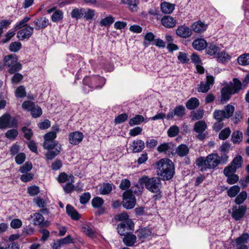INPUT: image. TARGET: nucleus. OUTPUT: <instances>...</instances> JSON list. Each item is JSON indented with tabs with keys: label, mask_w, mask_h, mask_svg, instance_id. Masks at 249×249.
<instances>
[{
	"label": "nucleus",
	"mask_w": 249,
	"mask_h": 249,
	"mask_svg": "<svg viewBox=\"0 0 249 249\" xmlns=\"http://www.w3.org/2000/svg\"><path fill=\"white\" fill-rule=\"evenodd\" d=\"M229 156L226 153H211L206 157H200L196 160V163L201 172L207 169H213L219 165H225L229 161Z\"/></svg>",
	"instance_id": "1"
},
{
	"label": "nucleus",
	"mask_w": 249,
	"mask_h": 249,
	"mask_svg": "<svg viewBox=\"0 0 249 249\" xmlns=\"http://www.w3.org/2000/svg\"><path fill=\"white\" fill-rule=\"evenodd\" d=\"M243 89L242 82L237 78H233L232 81L221 89V102H227L230 99L232 95L238 93Z\"/></svg>",
	"instance_id": "2"
},
{
	"label": "nucleus",
	"mask_w": 249,
	"mask_h": 249,
	"mask_svg": "<svg viewBox=\"0 0 249 249\" xmlns=\"http://www.w3.org/2000/svg\"><path fill=\"white\" fill-rule=\"evenodd\" d=\"M158 174L163 180L171 179L175 173L173 162L169 159H162L157 163Z\"/></svg>",
	"instance_id": "3"
},
{
	"label": "nucleus",
	"mask_w": 249,
	"mask_h": 249,
	"mask_svg": "<svg viewBox=\"0 0 249 249\" xmlns=\"http://www.w3.org/2000/svg\"><path fill=\"white\" fill-rule=\"evenodd\" d=\"M139 183L144 186L147 190L152 193L159 194L160 193L162 184L160 178H149L148 176H143L139 178Z\"/></svg>",
	"instance_id": "4"
},
{
	"label": "nucleus",
	"mask_w": 249,
	"mask_h": 249,
	"mask_svg": "<svg viewBox=\"0 0 249 249\" xmlns=\"http://www.w3.org/2000/svg\"><path fill=\"white\" fill-rule=\"evenodd\" d=\"M106 79L99 75H94L91 77H86L83 80L84 92L87 93L90 90L101 89L106 83Z\"/></svg>",
	"instance_id": "5"
},
{
	"label": "nucleus",
	"mask_w": 249,
	"mask_h": 249,
	"mask_svg": "<svg viewBox=\"0 0 249 249\" xmlns=\"http://www.w3.org/2000/svg\"><path fill=\"white\" fill-rule=\"evenodd\" d=\"M3 61L4 66L9 68L8 71L10 74H14L21 70V64L18 62V57L16 54L6 55Z\"/></svg>",
	"instance_id": "6"
},
{
	"label": "nucleus",
	"mask_w": 249,
	"mask_h": 249,
	"mask_svg": "<svg viewBox=\"0 0 249 249\" xmlns=\"http://www.w3.org/2000/svg\"><path fill=\"white\" fill-rule=\"evenodd\" d=\"M134 227V223L131 219L122 222L117 226L118 232L120 235L124 236L133 231Z\"/></svg>",
	"instance_id": "7"
},
{
	"label": "nucleus",
	"mask_w": 249,
	"mask_h": 249,
	"mask_svg": "<svg viewBox=\"0 0 249 249\" xmlns=\"http://www.w3.org/2000/svg\"><path fill=\"white\" fill-rule=\"evenodd\" d=\"M247 209V206L245 205L233 206L231 212V217L236 221L241 220L244 217Z\"/></svg>",
	"instance_id": "8"
},
{
	"label": "nucleus",
	"mask_w": 249,
	"mask_h": 249,
	"mask_svg": "<svg viewBox=\"0 0 249 249\" xmlns=\"http://www.w3.org/2000/svg\"><path fill=\"white\" fill-rule=\"evenodd\" d=\"M10 114L5 113L0 117V129H4L7 127H13L17 125V121L15 118L11 120Z\"/></svg>",
	"instance_id": "9"
},
{
	"label": "nucleus",
	"mask_w": 249,
	"mask_h": 249,
	"mask_svg": "<svg viewBox=\"0 0 249 249\" xmlns=\"http://www.w3.org/2000/svg\"><path fill=\"white\" fill-rule=\"evenodd\" d=\"M207 124L204 121H199L195 124L194 130L198 133L196 138L203 141L206 137V134L204 133L207 128Z\"/></svg>",
	"instance_id": "10"
},
{
	"label": "nucleus",
	"mask_w": 249,
	"mask_h": 249,
	"mask_svg": "<svg viewBox=\"0 0 249 249\" xmlns=\"http://www.w3.org/2000/svg\"><path fill=\"white\" fill-rule=\"evenodd\" d=\"M123 196L124 207L128 209H132L136 203V198L134 195L131 194L130 191H125Z\"/></svg>",
	"instance_id": "11"
},
{
	"label": "nucleus",
	"mask_w": 249,
	"mask_h": 249,
	"mask_svg": "<svg viewBox=\"0 0 249 249\" xmlns=\"http://www.w3.org/2000/svg\"><path fill=\"white\" fill-rule=\"evenodd\" d=\"M185 114V108L182 105L176 106L172 111H169L167 115L166 118L168 120L173 119L174 116L179 119L182 118Z\"/></svg>",
	"instance_id": "12"
},
{
	"label": "nucleus",
	"mask_w": 249,
	"mask_h": 249,
	"mask_svg": "<svg viewBox=\"0 0 249 249\" xmlns=\"http://www.w3.org/2000/svg\"><path fill=\"white\" fill-rule=\"evenodd\" d=\"M214 83V78L212 75H207L206 81H202L198 85L197 91L199 92L206 93L210 89V87Z\"/></svg>",
	"instance_id": "13"
},
{
	"label": "nucleus",
	"mask_w": 249,
	"mask_h": 249,
	"mask_svg": "<svg viewBox=\"0 0 249 249\" xmlns=\"http://www.w3.org/2000/svg\"><path fill=\"white\" fill-rule=\"evenodd\" d=\"M34 27L28 25L25 28L20 29L17 32V37L20 40H23L25 39H29L33 35Z\"/></svg>",
	"instance_id": "14"
},
{
	"label": "nucleus",
	"mask_w": 249,
	"mask_h": 249,
	"mask_svg": "<svg viewBox=\"0 0 249 249\" xmlns=\"http://www.w3.org/2000/svg\"><path fill=\"white\" fill-rule=\"evenodd\" d=\"M49 24V19L45 17H40L36 18L34 22V29L36 30H39L45 29Z\"/></svg>",
	"instance_id": "15"
},
{
	"label": "nucleus",
	"mask_w": 249,
	"mask_h": 249,
	"mask_svg": "<svg viewBox=\"0 0 249 249\" xmlns=\"http://www.w3.org/2000/svg\"><path fill=\"white\" fill-rule=\"evenodd\" d=\"M176 34L182 38H187L192 35V30L185 25L179 26L176 30Z\"/></svg>",
	"instance_id": "16"
},
{
	"label": "nucleus",
	"mask_w": 249,
	"mask_h": 249,
	"mask_svg": "<svg viewBox=\"0 0 249 249\" xmlns=\"http://www.w3.org/2000/svg\"><path fill=\"white\" fill-rule=\"evenodd\" d=\"M137 236L142 242L145 240L149 239L152 235L151 230L148 228H143L139 229L136 232Z\"/></svg>",
	"instance_id": "17"
},
{
	"label": "nucleus",
	"mask_w": 249,
	"mask_h": 249,
	"mask_svg": "<svg viewBox=\"0 0 249 249\" xmlns=\"http://www.w3.org/2000/svg\"><path fill=\"white\" fill-rule=\"evenodd\" d=\"M83 137L84 136L82 132L75 131L71 133L69 136L70 143L72 145H77L82 142Z\"/></svg>",
	"instance_id": "18"
},
{
	"label": "nucleus",
	"mask_w": 249,
	"mask_h": 249,
	"mask_svg": "<svg viewBox=\"0 0 249 249\" xmlns=\"http://www.w3.org/2000/svg\"><path fill=\"white\" fill-rule=\"evenodd\" d=\"M174 146V144L172 142H165L157 147V151L159 153H164L167 154L172 153L173 154Z\"/></svg>",
	"instance_id": "19"
},
{
	"label": "nucleus",
	"mask_w": 249,
	"mask_h": 249,
	"mask_svg": "<svg viewBox=\"0 0 249 249\" xmlns=\"http://www.w3.org/2000/svg\"><path fill=\"white\" fill-rule=\"evenodd\" d=\"M247 238L246 234L237 237L235 240V249H249L248 246L246 245Z\"/></svg>",
	"instance_id": "20"
},
{
	"label": "nucleus",
	"mask_w": 249,
	"mask_h": 249,
	"mask_svg": "<svg viewBox=\"0 0 249 249\" xmlns=\"http://www.w3.org/2000/svg\"><path fill=\"white\" fill-rule=\"evenodd\" d=\"M162 25L166 28H172L177 23V21L173 17L169 16H164L161 19Z\"/></svg>",
	"instance_id": "21"
},
{
	"label": "nucleus",
	"mask_w": 249,
	"mask_h": 249,
	"mask_svg": "<svg viewBox=\"0 0 249 249\" xmlns=\"http://www.w3.org/2000/svg\"><path fill=\"white\" fill-rule=\"evenodd\" d=\"M122 3L127 5V7L132 12H136L139 7V0H121Z\"/></svg>",
	"instance_id": "22"
},
{
	"label": "nucleus",
	"mask_w": 249,
	"mask_h": 249,
	"mask_svg": "<svg viewBox=\"0 0 249 249\" xmlns=\"http://www.w3.org/2000/svg\"><path fill=\"white\" fill-rule=\"evenodd\" d=\"M208 45L206 41L203 38H197L195 39L192 43L193 47L198 51H201L205 49Z\"/></svg>",
	"instance_id": "23"
},
{
	"label": "nucleus",
	"mask_w": 249,
	"mask_h": 249,
	"mask_svg": "<svg viewBox=\"0 0 249 249\" xmlns=\"http://www.w3.org/2000/svg\"><path fill=\"white\" fill-rule=\"evenodd\" d=\"M123 241L127 247H132L136 243L137 237L131 232L124 236Z\"/></svg>",
	"instance_id": "24"
},
{
	"label": "nucleus",
	"mask_w": 249,
	"mask_h": 249,
	"mask_svg": "<svg viewBox=\"0 0 249 249\" xmlns=\"http://www.w3.org/2000/svg\"><path fill=\"white\" fill-rule=\"evenodd\" d=\"M189 152V148L188 146L185 144L179 145L176 149L175 154L180 157L186 156Z\"/></svg>",
	"instance_id": "25"
},
{
	"label": "nucleus",
	"mask_w": 249,
	"mask_h": 249,
	"mask_svg": "<svg viewBox=\"0 0 249 249\" xmlns=\"http://www.w3.org/2000/svg\"><path fill=\"white\" fill-rule=\"evenodd\" d=\"M206 51L207 53L211 56L216 55L220 52V48L217 45L211 43L207 45Z\"/></svg>",
	"instance_id": "26"
},
{
	"label": "nucleus",
	"mask_w": 249,
	"mask_h": 249,
	"mask_svg": "<svg viewBox=\"0 0 249 249\" xmlns=\"http://www.w3.org/2000/svg\"><path fill=\"white\" fill-rule=\"evenodd\" d=\"M66 212L67 213L71 216V218L73 220H78L80 218V214L70 204L66 206Z\"/></svg>",
	"instance_id": "27"
},
{
	"label": "nucleus",
	"mask_w": 249,
	"mask_h": 249,
	"mask_svg": "<svg viewBox=\"0 0 249 249\" xmlns=\"http://www.w3.org/2000/svg\"><path fill=\"white\" fill-rule=\"evenodd\" d=\"M133 152L134 153L140 152L144 148V143L141 140L134 141L131 145Z\"/></svg>",
	"instance_id": "28"
},
{
	"label": "nucleus",
	"mask_w": 249,
	"mask_h": 249,
	"mask_svg": "<svg viewBox=\"0 0 249 249\" xmlns=\"http://www.w3.org/2000/svg\"><path fill=\"white\" fill-rule=\"evenodd\" d=\"M160 9L163 13L169 14L174 11L175 5L168 2H163L160 4Z\"/></svg>",
	"instance_id": "29"
},
{
	"label": "nucleus",
	"mask_w": 249,
	"mask_h": 249,
	"mask_svg": "<svg viewBox=\"0 0 249 249\" xmlns=\"http://www.w3.org/2000/svg\"><path fill=\"white\" fill-rule=\"evenodd\" d=\"M198 99L195 97L190 98L186 103V107L189 110L196 109L199 105Z\"/></svg>",
	"instance_id": "30"
},
{
	"label": "nucleus",
	"mask_w": 249,
	"mask_h": 249,
	"mask_svg": "<svg viewBox=\"0 0 249 249\" xmlns=\"http://www.w3.org/2000/svg\"><path fill=\"white\" fill-rule=\"evenodd\" d=\"M192 28L194 32L200 33L206 30L207 25L201 21H197L193 23Z\"/></svg>",
	"instance_id": "31"
},
{
	"label": "nucleus",
	"mask_w": 249,
	"mask_h": 249,
	"mask_svg": "<svg viewBox=\"0 0 249 249\" xmlns=\"http://www.w3.org/2000/svg\"><path fill=\"white\" fill-rule=\"evenodd\" d=\"M61 145H59L58 148H55L54 150L48 151L45 154L46 157L48 160H52L55 156L59 154L61 150Z\"/></svg>",
	"instance_id": "32"
},
{
	"label": "nucleus",
	"mask_w": 249,
	"mask_h": 249,
	"mask_svg": "<svg viewBox=\"0 0 249 249\" xmlns=\"http://www.w3.org/2000/svg\"><path fill=\"white\" fill-rule=\"evenodd\" d=\"M59 145H60L56 141H44L43 142V147L45 149L52 150L55 148H58Z\"/></svg>",
	"instance_id": "33"
},
{
	"label": "nucleus",
	"mask_w": 249,
	"mask_h": 249,
	"mask_svg": "<svg viewBox=\"0 0 249 249\" xmlns=\"http://www.w3.org/2000/svg\"><path fill=\"white\" fill-rule=\"evenodd\" d=\"M33 218L34 224L35 225H42L44 224V217L39 213H36L32 216Z\"/></svg>",
	"instance_id": "34"
},
{
	"label": "nucleus",
	"mask_w": 249,
	"mask_h": 249,
	"mask_svg": "<svg viewBox=\"0 0 249 249\" xmlns=\"http://www.w3.org/2000/svg\"><path fill=\"white\" fill-rule=\"evenodd\" d=\"M84 12V8H75L73 9L71 13V17L72 18L76 19H80L83 18V12Z\"/></svg>",
	"instance_id": "35"
},
{
	"label": "nucleus",
	"mask_w": 249,
	"mask_h": 249,
	"mask_svg": "<svg viewBox=\"0 0 249 249\" xmlns=\"http://www.w3.org/2000/svg\"><path fill=\"white\" fill-rule=\"evenodd\" d=\"M112 189L111 184L109 183H104L99 188V192L101 195H108L111 192Z\"/></svg>",
	"instance_id": "36"
},
{
	"label": "nucleus",
	"mask_w": 249,
	"mask_h": 249,
	"mask_svg": "<svg viewBox=\"0 0 249 249\" xmlns=\"http://www.w3.org/2000/svg\"><path fill=\"white\" fill-rule=\"evenodd\" d=\"M243 162V160L242 156L238 155L233 159L231 164L237 170L242 167Z\"/></svg>",
	"instance_id": "37"
},
{
	"label": "nucleus",
	"mask_w": 249,
	"mask_h": 249,
	"mask_svg": "<svg viewBox=\"0 0 249 249\" xmlns=\"http://www.w3.org/2000/svg\"><path fill=\"white\" fill-rule=\"evenodd\" d=\"M144 120V117L142 115H137L130 119L129 124L130 126L138 125L143 122Z\"/></svg>",
	"instance_id": "38"
},
{
	"label": "nucleus",
	"mask_w": 249,
	"mask_h": 249,
	"mask_svg": "<svg viewBox=\"0 0 249 249\" xmlns=\"http://www.w3.org/2000/svg\"><path fill=\"white\" fill-rule=\"evenodd\" d=\"M63 18V13L60 10H55L52 15L51 19L53 22H57Z\"/></svg>",
	"instance_id": "39"
},
{
	"label": "nucleus",
	"mask_w": 249,
	"mask_h": 249,
	"mask_svg": "<svg viewBox=\"0 0 249 249\" xmlns=\"http://www.w3.org/2000/svg\"><path fill=\"white\" fill-rule=\"evenodd\" d=\"M69 178L71 179V181L67 183L63 187L65 192L67 194L71 193L74 189V186L72 184L74 182V177L73 175H71L69 176Z\"/></svg>",
	"instance_id": "40"
},
{
	"label": "nucleus",
	"mask_w": 249,
	"mask_h": 249,
	"mask_svg": "<svg viewBox=\"0 0 249 249\" xmlns=\"http://www.w3.org/2000/svg\"><path fill=\"white\" fill-rule=\"evenodd\" d=\"M114 21V18L111 15L108 17H105L102 19L100 22V25L101 26H109Z\"/></svg>",
	"instance_id": "41"
},
{
	"label": "nucleus",
	"mask_w": 249,
	"mask_h": 249,
	"mask_svg": "<svg viewBox=\"0 0 249 249\" xmlns=\"http://www.w3.org/2000/svg\"><path fill=\"white\" fill-rule=\"evenodd\" d=\"M143 185H142L140 183L139 184H137L131 187V189L126 191H130L131 194H134L137 195H139L142 192L143 189Z\"/></svg>",
	"instance_id": "42"
},
{
	"label": "nucleus",
	"mask_w": 249,
	"mask_h": 249,
	"mask_svg": "<svg viewBox=\"0 0 249 249\" xmlns=\"http://www.w3.org/2000/svg\"><path fill=\"white\" fill-rule=\"evenodd\" d=\"M104 203L103 198L99 196L94 197L91 200V204L94 208H100L102 207Z\"/></svg>",
	"instance_id": "43"
},
{
	"label": "nucleus",
	"mask_w": 249,
	"mask_h": 249,
	"mask_svg": "<svg viewBox=\"0 0 249 249\" xmlns=\"http://www.w3.org/2000/svg\"><path fill=\"white\" fill-rule=\"evenodd\" d=\"M238 63L241 65H249V53H245L239 56L237 58Z\"/></svg>",
	"instance_id": "44"
},
{
	"label": "nucleus",
	"mask_w": 249,
	"mask_h": 249,
	"mask_svg": "<svg viewBox=\"0 0 249 249\" xmlns=\"http://www.w3.org/2000/svg\"><path fill=\"white\" fill-rule=\"evenodd\" d=\"M213 118L217 122H222L225 119H227L225 117V113L222 110H215L213 113Z\"/></svg>",
	"instance_id": "45"
},
{
	"label": "nucleus",
	"mask_w": 249,
	"mask_h": 249,
	"mask_svg": "<svg viewBox=\"0 0 249 249\" xmlns=\"http://www.w3.org/2000/svg\"><path fill=\"white\" fill-rule=\"evenodd\" d=\"M247 197V193L246 191L241 192L235 199V202L236 204L240 205L242 204Z\"/></svg>",
	"instance_id": "46"
},
{
	"label": "nucleus",
	"mask_w": 249,
	"mask_h": 249,
	"mask_svg": "<svg viewBox=\"0 0 249 249\" xmlns=\"http://www.w3.org/2000/svg\"><path fill=\"white\" fill-rule=\"evenodd\" d=\"M243 134L239 131H236L233 132L231 136V139L234 143H238L242 141Z\"/></svg>",
	"instance_id": "47"
},
{
	"label": "nucleus",
	"mask_w": 249,
	"mask_h": 249,
	"mask_svg": "<svg viewBox=\"0 0 249 249\" xmlns=\"http://www.w3.org/2000/svg\"><path fill=\"white\" fill-rule=\"evenodd\" d=\"M83 232L88 236L92 237L94 236L95 232L91 229L90 226L88 224H84L82 226Z\"/></svg>",
	"instance_id": "48"
},
{
	"label": "nucleus",
	"mask_w": 249,
	"mask_h": 249,
	"mask_svg": "<svg viewBox=\"0 0 249 249\" xmlns=\"http://www.w3.org/2000/svg\"><path fill=\"white\" fill-rule=\"evenodd\" d=\"M240 191V187L237 185L231 187L227 191V195L230 197L235 196Z\"/></svg>",
	"instance_id": "49"
},
{
	"label": "nucleus",
	"mask_w": 249,
	"mask_h": 249,
	"mask_svg": "<svg viewBox=\"0 0 249 249\" xmlns=\"http://www.w3.org/2000/svg\"><path fill=\"white\" fill-rule=\"evenodd\" d=\"M179 132V128L177 125H172L168 130V136L170 137H174L178 135Z\"/></svg>",
	"instance_id": "50"
},
{
	"label": "nucleus",
	"mask_w": 249,
	"mask_h": 249,
	"mask_svg": "<svg viewBox=\"0 0 249 249\" xmlns=\"http://www.w3.org/2000/svg\"><path fill=\"white\" fill-rule=\"evenodd\" d=\"M95 16V10L91 9H84L83 18L86 20H91Z\"/></svg>",
	"instance_id": "51"
},
{
	"label": "nucleus",
	"mask_w": 249,
	"mask_h": 249,
	"mask_svg": "<svg viewBox=\"0 0 249 249\" xmlns=\"http://www.w3.org/2000/svg\"><path fill=\"white\" fill-rule=\"evenodd\" d=\"M30 19V17L26 16L21 21L18 22L15 26V28L16 30L20 29L23 27L27 26V22Z\"/></svg>",
	"instance_id": "52"
},
{
	"label": "nucleus",
	"mask_w": 249,
	"mask_h": 249,
	"mask_svg": "<svg viewBox=\"0 0 249 249\" xmlns=\"http://www.w3.org/2000/svg\"><path fill=\"white\" fill-rule=\"evenodd\" d=\"M217 55V60L221 63H224L230 60L231 58L229 54L225 52H219Z\"/></svg>",
	"instance_id": "53"
},
{
	"label": "nucleus",
	"mask_w": 249,
	"mask_h": 249,
	"mask_svg": "<svg viewBox=\"0 0 249 249\" xmlns=\"http://www.w3.org/2000/svg\"><path fill=\"white\" fill-rule=\"evenodd\" d=\"M225 113V117L229 118L231 117L234 111V107L232 105H228L223 110Z\"/></svg>",
	"instance_id": "54"
},
{
	"label": "nucleus",
	"mask_w": 249,
	"mask_h": 249,
	"mask_svg": "<svg viewBox=\"0 0 249 249\" xmlns=\"http://www.w3.org/2000/svg\"><path fill=\"white\" fill-rule=\"evenodd\" d=\"M32 163L30 161H27L19 168V171L21 173H26L30 171L32 169Z\"/></svg>",
	"instance_id": "55"
},
{
	"label": "nucleus",
	"mask_w": 249,
	"mask_h": 249,
	"mask_svg": "<svg viewBox=\"0 0 249 249\" xmlns=\"http://www.w3.org/2000/svg\"><path fill=\"white\" fill-rule=\"evenodd\" d=\"M21 43L18 41L12 42L9 46V50L12 52H17L21 48Z\"/></svg>",
	"instance_id": "56"
},
{
	"label": "nucleus",
	"mask_w": 249,
	"mask_h": 249,
	"mask_svg": "<svg viewBox=\"0 0 249 249\" xmlns=\"http://www.w3.org/2000/svg\"><path fill=\"white\" fill-rule=\"evenodd\" d=\"M128 118V114L126 113H122L119 115L114 119V123L116 124H120L124 122Z\"/></svg>",
	"instance_id": "57"
},
{
	"label": "nucleus",
	"mask_w": 249,
	"mask_h": 249,
	"mask_svg": "<svg viewBox=\"0 0 249 249\" xmlns=\"http://www.w3.org/2000/svg\"><path fill=\"white\" fill-rule=\"evenodd\" d=\"M15 95L18 98H24L25 97L26 93L24 86H20L18 87L15 91Z\"/></svg>",
	"instance_id": "58"
},
{
	"label": "nucleus",
	"mask_w": 249,
	"mask_h": 249,
	"mask_svg": "<svg viewBox=\"0 0 249 249\" xmlns=\"http://www.w3.org/2000/svg\"><path fill=\"white\" fill-rule=\"evenodd\" d=\"M27 192L30 196H34L39 193L40 189L37 186H31L28 188Z\"/></svg>",
	"instance_id": "59"
},
{
	"label": "nucleus",
	"mask_w": 249,
	"mask_h": 249,
	"mask_svg": "<svg viewBox=\"0 0 249 249\" xmlns=\"http://www.w3.org/2000/svg\"><path fill=\"white\" fill-rule=\"evenodd\" d=\"M231 131L229 127L222 130L219 134V138L221 140H225L230 136Z\"/></svg>",
	"instance_id": "60"
},
{
	"label": "nucleus",
	"mask_w": 249,
	"mask_h": 249,
	"mask_svg": "<svg viewBox=\"0 0 249 249\" xmlns=\"http://www.w3.org/2000/svg\"><path fill=\"white\" fill-rule=\"evenodd\" d=\"M130 181L128 179L125 178L121 180L119 185L120 188L122 190H128L130 186Z\"/></svg>",
	"instance_id": "61"
},
{
	"label": "nucleus",
	"mask_w": 249,
	"mask_h": 249,
	"mask_svg": "<svg viewBox=\"0 0 249 249\" xmlns=\"http://www.w3.org/2000/svg\"><path fill=\"white\" fill-rule=\"evenodd\" d=\"M23 174L20 176V180L24 182H26L31 181L34 178V174L31 173H23Z\"/></svg>",
	"instance_id": "62"
},
{
	"label": "nucleus",
	"mask_w": 249,
	"mask_h": 249,
	"mask_svg": "<svg viewBox=\"0 0 249 249\" xmlns=\"http://www.w3.org/2000/svg\"><path fill=\"white\" fill-rule=\"evenodd\" d=\"M204 115L203 110L197 109L194 111L192 114V119L194 120H199L201 119Z\"/></svg>",
	"instance_id": "63"
},
{
	"label": "nucleus",
	"mask_w": 249,
	"mask_h": 249,
	"mask_svg": "<svg viewBox=\"0 0 249 249\" xmlns=\"http://www.w3.org/2000/svg\"><path fill=\"white\" fill-rule=\"evenodd\" d=\"M236 169L231 164L225 168L223 171L224 175L227 177L228 176L233 174L236 171Z\"/></svg>",
	"instance_id": "64"
}]
</instances>
